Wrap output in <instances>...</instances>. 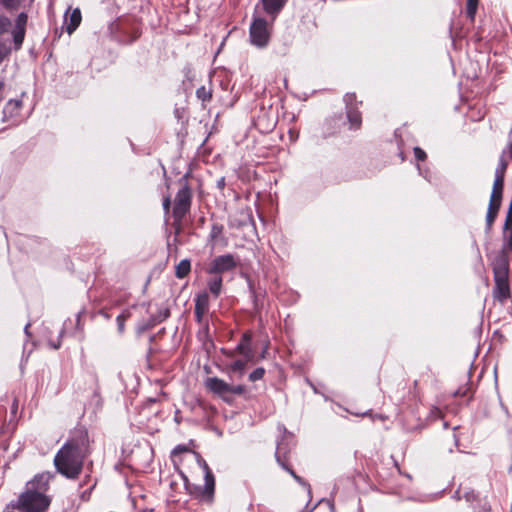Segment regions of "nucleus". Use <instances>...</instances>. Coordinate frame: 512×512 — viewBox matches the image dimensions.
<instances>
[{
    "instance_id": "c03bdc74",
    "label": "nucleus",
    "mask_w": 512,
    "mask_h": 512,
    "mask_svg": "<svg viewBox=\"0 0 512 512\" xmlns=\"http://www.w3.org/2000/svg\"><path fill=\"white\" fill-rule=\"evenodd\" d=\"M17 409H18V402H17V400H14L12 407H11L12 413L15 414L17 412Z\"/></svg>"
},
{
    "instance_id": "c85d7f7f",
    "label": "nucleus",
    "mask_w": 512,
    "mask_h": 512,
    "mask_svg": "<svg viewBox=\"0 0 512 512\" xmlns=\"http://www.w3.org/2000/svg\"><path fill=\"white\" fill-rule=\"evenodd\" d=\"M264 374H265V369L262 367H258L249 374V380L251 382L261 380L264 377Z\"/></svg>"
},
{
    "instance_id": "393cba45",
    "label": "nucleus",
    "mask_w": 512,
    "mask_h": 512,
    "mask_svg": "<svg viewBox=\"0 0 512 512\" xmlns=\"http://www.w3.org/2000/svg\"><path fill=\"white\" fill-rule=\"evenodd\" d=\"M196 96L202 102L210 101L212 98L211 90L207 89L205 86H201L196 90Z\"/></svg>"
},
{
    "instance_id": "f8f14e48",
    "label": "nucleus",
    "mask_w": 512,
    "mask_h": 512,
    "mask_svg": "<svg viewBox=\"0 0 512 512\" xmlns=\"http://www.w3.org/2000/svg\"><path fill=\"white\" fill-rule=\"evenodd\" d=\"M251 334L250 333H244L242 336V339L236 346V351L241 354L246 361H253L254 359V352L251 348Z\"/></svg>"
},
{
    "instance_id": "f3484780",
    "label": "nucleus",
    "mask_w": 512,
    "mask_h": 512,
    "mask_svg": "<svg viewBox=\"0 0 512 512\" xmlns=\"http://www.w3.org/2000/svg\"><path fill=\"white\" fill-rule=\"evenodd\" d=\"M286 2L287 0H262L265 12L273 17L280 13Z\"/></svg>"
},
{
    "instance_id": "37998d69",
    "label": "nucleus",
    "mask_w": 512,
    "mask_h": 512,
    "mask_svg": "<svg viewBox=\"0 0 512 512\" xmlns=\"http://www.w3.org/2000/svg\"><path fill=\"white\" fill-rule=\"evenodd\" d=\"M217 186L222 189L224 188L225 186V179L224 178H220L218 181H217Z\"/></svg>"
},
{
    "instance_id": "2f4dec72",
    "label": "nucleus",
    "mask_w": 512,
    "mask_h": 512,
    "mask_svg": "<svg viewBox=\"0 0 512 512\" xmlns=\"http://www.w3.org/2000/svg\"><path fill=\"white\" fill-rule=\"evenodd\" d=\"M1 4L8 9H16L24 0H0Z\"/></svg>"
},
{
    "instance_id": "39448f33",
    "label": "nucleus",
    "mask_w": 512,
    "mask_h": 512,
    "mask_svg": "<svg viewBox=\"0 0 512 512\" xmlns=\"http://www.w3.org/2000/svg\"><path fill=\"white\" fill-rule=\"evenodd\" d=\"M192 191L187 182L183 184L181 189L176 194L173 216L176 220L180 221L189 212L191 207Z\"/></svg>"
},
{
    "instance_id": "20e7f679",
    "label": "nucleus",
    "mask_w": 512,
    "mask_h": 512,
    "mask_svg": "<svg viewBox=\"0 0 512 512\" xmlns=\"http://www.w3.org/2000/svg\"><path fill=\"white\" fill-rule=\"evenodd\" d=\"M271 28L263 18H254L249 29V38L252 45L263 49L268 46L271 37Z\"/></svg>"
},
{
    "instance_id": "603ef678",
    "label": "nucleus",
    "mask_w": 512,
    "mask_h": 512,
    "mask_svg": "<svg viewBox=\"0 0 512 512\" xmlns=\"http://www.w3.org/2000/svg\"><path fill=\"white\" fill-rule=\"evenodd\" d=\"M309 384H310V386L313 388V390H314L315 392H317L316 387H314V385H313L312 383H310V382H309Z\"/></svg>"
},
{
    "instance_id": "e433bc0d",
    "label": "nucleus",
    "mask_w": 512,
    "mask_h": 512,
    "mask_svg": "<svg viewBox=\"0 0 512 512\" xmlns=\"http://www.w3.org/2000/svg\"><path fill=\"white\" fill-rule=\"evenodd\" d=\"M10 53V48L6 44L0 42V63Z\"/></svg>"
},
{
    "instance_id": "f704fd0d",
    "label": "nucleus",
    "mask_w": 512,
    "mask_h": 512,
    "mask_svg": "<svg viewBox=\"0 0 512 512\" xmlns=\"http://www.w3.org/2000/svg\"><path fill=\"white\" fill-rule=\"evenodd\" d=\"M497 217L496 213L488 212L486 214V230L489 231L492 227L493 222L495 221Z\"/></svg>"
},
{
    "instance_id": "b1692460",
    "label": "nucleus",
    "mask_w": 512,
    "mask_h": 512,
    "mask_svg": "<svg viewBox=\"0 0 512 512\" xmlns=\"http://www.w3.org/2000/svg\"><path fill=\"white\" fill-rule=\"evenodd\" d=\"M223 225L222 224H219V223H214L212 226H211V230H210V234H209V239L216 243L218 238L222 235L223 233Z\"/></svg>"
},
{
    "instance_id": "a878e982",
    "label": "nucleus",
    "mask_w": 512,
    "mask_h": 512,
    "mask_svg": "<svg viewBox=\"0 0 512 512\" xmlns=\"http://www.w3.org/2000/svg\"><path fill=\"white\" fill-rule=\"evenodd\" d=\"M507 169V161L503 156L500 157L498 165L495 170V177L504 178Z\"/></svg>"
},
{
    "instance_id": "09e8293b",
    "label": "nucleus",
    "mask_w": 512,
    "mask_h": 512,
    "mask_svg": "<svg viewBox=\"0 0 512 512\" xmlns=\"http://www.w3.org/2000/svg\"><path fill=\"white\" fill-rule=\"evenodd\" d=\"M417 169H418L420 175H422L425 179H428L427 174L422 171L420 165H417Z\"/></svg>"
},
{
    "instance_id": "cd10ccee",
    "label": "nucleus",
    "mask_w": 512,
    "mask_h": 512,
    "mask_svg": "<svg viewBox=\"0 0 512 512\" xmlns=\"http://www.w3.org/2000/svg\"><path fill=\"white\" fill-rule=\"evenodd\" d=\"M170 315V312L168 309H160L158 311V314L153 316L152 318V325L156 324V323H161L162 321H164L165 319H167Z\"/></svg>"
},
{
    "instance_id": "8fccbe9b",
    "label": "nucleus",
    "mask_w": 512,
    "mask_h": 512,
    "mask_svg": "<svg viewBox=\"0 0 512 512\" xmlns=\"http://www.w3.org/2000/svg\"><path fill=\"white\" fill-rule=\"evenodd\" d=\"M105 319H109L110 315L105 310H100L99 312Z\"/></svg>"
},
{
    "instance_id": "49530a36",
    "label": "nucleus",
    "mask_w": 512,
    "mask_h": 512,
    "mask_svg": "<svg viewBox=\"0 0 512 512\" xmlns=\"http://www.w3.org/2000/svg\"><path fill=\"white\" fill-rule=\"evenodd\" d=\"M49 344H50V346H51L53 349H58V348L61 346V342H60V341H57V342H50Z\"/></svg>"
},
{
    "instance_id": "a19ab883",
    "label": "nucleus",
    "mask_w": 512,
    "mask_h": 512,
    "mask_svg": "<svg viewBox=\"0 0 512 512\" xmlns=\"http://www.w3.org/2000/svg\"><path fill=\"white\" fill-rule=\"evenodd\" d=\"M75 321H76V330L81 331V330H82V327H81V312H78V313L76 314V319H75Z\"/></svg>"
},
{
    "instance_id": "0eeeda50",
    "label": "nucleus",
    "mask_w": 512,
    "mask_h": 512,
    "mask_svg": "<svg viewBox=\"0 0 512 512\" xmlns=\"http://www.w3.org/2000/svg\"><path fill=\"white\" fill-rule=\"evenodd\" d=\"M236 266L237 262L232 254L220 255L211 261L207 268V273L211 275H219L221 273L232 271Z\"/></svg>"
},
{
    "instance_id": "6e6552de",
    "label": "nucleus",
    "mask_w": 512,
    "mask_h": 512,
    "mask_svg": "<svg viewBox=\"0 0 512 512\" xmlns=\"http://www.w3.org/2000/svg\"><path fill=\"white\" fill-rule=\"evenodd\" d=\"M209 309V296L206 292L198 294L195 298V308L194 315L196 321L203 325V330L200 331V334H207L208 332V324L204 322V315L207 313Z\"/></svg>"
},
{
    "instance_id": "ddd939ff",
    "label": "nucleus",
    "mask_w": 512,
    "mask_h": 512,
    "mask_svg": "<svg viewBox=\"0 0 512 512\" xmlns=\"http://www.w3.org/2000/svg\"><path fill=\"white\" fill-rule=\"evenodd\" d=\"M82 20L81 11L79 8H75L68 16V12L65 13V29L68 34H72L80 25Z\"/></svg>"
},
{
    "instance_id": "4c0bfd02",
    "label": "nucleus",
    "mask_w": 512,
    "mask_h": 512,
    "mask_svg": "<svg viewBox=\"0 0 512 512\" xmlns=\"http://www.w3.org/2000/svg\"><path fill=\"white\" fill-rule=\"evenodd\" d=\"M187 451H188V448L185 445H178L173 449L172 454L176 455V454H179L182 452H187Z\"/></svg>"
},
{
    "instance_id": "f257e3e1",
    "label": "nucleus",
    "mask_w": 512,
    "mask_h": 512,
    "mask_svg": "<svg viewBox=\"0 0 512 512\" xmlns=\"http://www.w3.org/2000/svg\"><path fill=\"white\" fill-rule=\"evenodd\" d=\"M91 453L88 432L84 428L72 431L54 457L56 470L68 479H76L83 469L85 458Z\"/></svg>"
},
{
    "instance_id": "4be33fe9",
    "label": "nucleus",
    "mask_w": 512,
    "mask_h": 512,
    "mask_svg": "<svg viewBox=\"0 0 512 512\" xmlns=\"http://www.w3.org/2000/svg\"><path fill=\"white\" fill-rule=\"evenodd\" d=\"M504 187V178L495 177L493 189L491 193V198H501L502 199V191Z\"/></svg>"
},
{
    "instance_id": "de8ad7c7",
    "label": "nucleus",
    "mask_w": 512,
    "mask_h": 512,
    "mask_svg": "<svg viewBox=\"0 0 512 512\" xmlns=\"http://www.w3.org/2000/svg\"><path fill=\"white\" fill-rule=\"evenodd\" d=\"M508 248L510 250H512V228H511L509 239H508Z\"/></svg>"
},
{
    "instance_id": "2eb2a0df",
    "label": "nucleus",
    "mask_w": 512,
    "mask_h": 512,
    "mask_svg": "<svg viewBox=\"0 0 512 512\" xmlns=\"http://www.w3.org/2000/svg\"><path fill=\"white\" fill-rule=\"evenodd\" d=\"M287 452H288V446L285 443V439L283 438L281 441H279L277 443V448H276V452H275L276 461L278 462L279 465H281L282 468L287 470L292 475V477L295 479L298 475L292 469L287 467L282 460V456H285V454Z\"/></svg>"
},
{
    "instance_id": "f03ea898",
    "label": "nucleus",
    "mask_w": 512,
    "mask_h": 512,
    "mask_svg": "<svg viewBox=\"0 0 512 512\" xmlns=\"http://www.w3.org/2000/svg\"><path fill=\"white\" fill-rule=\"evenodd\" d=\"M53 478L48 472L36 475L27 482L26 489L15 502L7 505L4 512H46L51 504V497L47 494L49 483Z\"/></svg>"
},
{
    "instance_id": "7c9ffc66",
    "label": "nucleus",
    "mask_w": 512,
    "mask_h": 512,
    "mask_svg": "<svg viewBox=\"0 0 512 512\" xmlns=\"http://www.w3.org/2000/svg\"><path fill=\"white\" fill-rule=\"evenodd\" d=\"M501 205V198H491L488 206V212H493L498 214L499 208Z\"/></svg>"
},
{
    "instance_id": "4468645a",
    "label": "nucleus",
    "mask_w": 512,
    "mask_h": 512,
    "mask_svg": "<svg viewBox=\"0 0 512 512\" xmlns=\"http://www.w3.org/2000/svg\"><path fill=\"white\" fill-rule=\"evenodd\" d=\"M207 387L215 394L225 397L229 394L230 384L217 377H212L207 380Z\"/></svg>"
},
{
    "instance_id": "dca6fc26",
    "label": "nucleus",
    "mask_w": 512,
    "mask_h": 512,
    "mask_svg": "<svg viewBox=\"0 0 512 512\" xmlns=\"http://www.w3.org/2000/svg\"><path fill=\"white\" fill-rule=\"evenodd\" d=\"M287 452H288V446L285 443V439L283 438L281 441H279L277 443V448H276V452H275L276 461L278 462L279 465H281L282 468L287 470L292 475V477L295 479L298 475L292 469L287 467L282 460V456H285V454Z\"/></svg>"
},
{
    "instance_id": "72a5a7b5",
    "label": "nucleus",
    "mask_w": 512,
    "mask_h": 512,
    "mask_svg": "<svg viewBox=\"0 0 512 512\" xmlns=\"http://www.w3.org/2000/svg\"><path fill=\"white\" fill-rule=\"evenodd\" d=\"M355 100H356V95L354 93H347L344 96V102L346 103V110H348V108H350V107H354L353 103L355 102Z\"/></svg>"
},
{
    "instance_id": "c756f323",
    "label": "nucleus",
    "mask_w": 512,
    "mask_h": 512,
    "mask_svg": "<svg viewBox=\"0 0 512 512\" xmlns=\"http://www.w3.org/2000/svg\"><path fill=\"white\" fill-rule=\"evenodd\" d=\"M11 27V21L8 17L0 15V35L6 33Z\"/></svg>"
},
{
    "instance_id": "ea45409f",
    "label": "nucleus",
    "mask_w": 512,
    "mask_h": 512,
    "mask_svg": "<svg viewBox=\"0 0 512 512\" xmlns=\"http://www.w3.org/2000/svg\"><path fill=\"white\" fill-rule=\"evenodd\" d=\"M295 480H296L300 485H302L303 487L307 488V490H308V493H309V494L311 493L310 485H309L306 481H304L300 476H297V477L295 478Z\"/></svg>"
},
{
    "instance_id": "7ed1b4c3",
    "label": "nucleus",
    "mask_w": 512,
    "mask_h": 512,
    "mask_svg": "<svg viewBox=\"0 0 512 512\" xmlns=\"http://www.w3.org/2000/svg\"><path fill=\"white\" fill-rule=\"evenodd\" d=\"M494 276L493 297L495 300L504 304L511 296L509 284V260L506 254H498L492 262Z\"/></svg>"
},
{
    "instance_id": "3c124183",
    "label": "nucleus",
    "mask_w": 512,
    "mask_h": 512,
    "mask_svg": "<svg viewBox=\"0 0 512 512\" xmlns=\"http://www.w3.org/2000/svg\"><path fill=\"white\" fill-rule=\"evenodd\" d=\"M29 326H30V324H27V325L25 326V328H24L25 333H26L27 335H28V329H29Z\"/></svg>"
},
{
    "instance_id": "1a4fd4ad",
    "label": "nucleus",
    "mask_w": 512,
    "mask_h": 512,
    "mask_svg": "<svg viewBox=\"0 0 512 512\" xmlns=\"http://www.w3.org/2000/svg\"><path fill=\"white\" fill-rule=\"evenodd\" d=\"M23 102L21 99H10L3 108L2 122H13L17 124L20 121Z\"/></svg>"
},
{
    "instance_id": "6ab92c4d",
    "label": "nucleus",
    "mask_w": 512,
    "mask_h": 512,
    "mask_svg": "<svg viewBox=\"0 0 512 512\" xmlns=\"http://www.w3.org/2000/svg\"><path fill=\"white\" fill-rule=\"evenodd\" d=\"M347 118L351 129H358L361 126V113L356 107H350L347 110Z\"/></svg>"
},
{
    "instance_id": "a18cd8bd",
    "label": "nucleus",
    "mask_w": 512,
    "mask_h": 512,
    "mask_svg": "<svg viewBox=\"0 0 512 512\" xmlns=\"http://www.w3.org/2000/svg\"><path fill=\"white\" fill-rule=\"evenodd\" d=\"M69 322H71V321L69 320ZM67 329H68V321H66V322L64 323L63 329L60 331V337H62V335H63L64 333H66Z\"/></svg>"
},
{
    "instance_id": "c9c22d12",
    "label": "nucleus",
    "mask_w": 512,
    "mask_h": 512,
    "mask_svg": "<svg viewBox=\"0 0 512 512\" xmlns=\"http://www.w3.org/2000/svg\"><path fill=\"white\" fill-rule=\"evenodd\" d=\"M414 156L417 161H425L427 158L425 151L422 150L420 147L414 148Z\"/></svg>"
},
{
    "instance_id": "bb28decb",
    "label": "nucleus",
    "mask_w": 512,
    "mask_h": 512,
    "mask_svg": "<svg viewBox=\"0 0 512 512\" xmlns=\"http://www.w3.org/2000/svg\"><path fill=\"white\" fill-rule=\"evenodd\" d=\"M128 317H129L128 312H123L117 316L116 323H117V329H118L119 334H122L124 332L125 321L127 320Z\"/></svg>"
},
{
    "instance_id": "9b49d317",
    "label": "nucleus",
    "mask_w": 512,
    "mask_h": 512,
    "mask_svg": "<svg viewBox=\"0 0 512 512\" xmlns=\"http://www.w3.org/2000/svg\"><path fill=\"white\" fill-rule=\"evenodd\" d=\"M464 499L471 504L474 512H487L490 509L486 499H481L474 490H465Z\"/></svg>"
},
{
    "instance_id": "412c9836",
    "label": "nucleus",
    "mask_w": 512,
    "mask_h": 512,
    "mask_svg": "<svg viewBox=\"0 0 512 512\" xmlns=\"http://www.w3.org/2000/svg\"><path fill=\"white\" fill-rule=\"evenodd\" d=\"M208 288L213 296L217 298L220 295L222 289V277L219 275L212 277L208 281Z\"/></svg>"
},
{
    "instance_id": "423d86ee",
    "label": "nucleus",
    "mask_w": 512,
    "mask_h": 512,
    "mask_svg": "<svg viewBox=\"0 0 512 512\" xmlns=\"http://www.w3.org/2000/svg\"><path fill=\"white\" fill-rule=\"evenodd\" d=\"M204 470V485L199 487L197 497L206 503H212L215 492V478L204 460L199 461Z\"/></svg>"
},
{
    "instance_id": "aec40b11",
    "label": "nucleus",
    "mask_w": 512,
    "mask_h": 512,
    "mask_svg": "<svg viewBox=\"0 0 512 512\" xmlns=\"http://www.w3.org/2000/svg\"><path fill=\"white\" fill-rule=\"evenodd\" d=\"M190 270H191V262H190V260L189 259H183V260H181L176 265L175 276L178 279H183L184 277H186L190 273Z\"/></svg>"
},
{
    "instance_id": "5701e85b",
    "label": "nucleus",
    "mask_w": 512,
    "mask_h": 512,
    "mask_svg": "<svg viewBox=\"0 0 512 512\" xmlns=\"http://www.w3.org/2000/svg\"><path fill=\"white\" fill-rule=\"evenodd\" d=\"M479 0H467L466 2V14L467 17L473 21L477 12Z\"/></svg>"
},
{
    "instance_id": "79ce46f5",
    "label": "nucleus",
    "mask_w": 512,
    "mask_h": 512,
    "mask_svg": "<svg viewBox=\"0 0 512 512\" xmlns=\"http://www.w3.org/2000/svg\"><path fill=\"white\" fill-rule=\"evenodd\" d=\"M453 498H454L455 500H460V499L464 498V493L462 494V493H461V490H460V489H458V490H456V491L454 492V494H453Z\"/></svg>"
},
{
    "instance_id": "864d4df0",
    "label": "nucleus",
    "mask_w": 512,
    "mask_h": 512,
    "mask_svg": "<svg viewBox=\"0 0 512 512\" xmlns=\"http://www.w3.org/2000/svg\"><path fill=\"white\" fill-rule=\"evenodd\" d=\"M301 512H310V511H301Z\"/></svg>"
},
{
    "instance_id": "58836bf2",
    "label": "nucleus",
    "mask_w": 512,
    "mask_h": 512,
    "mask_svg": "<svg viewBox=\"0 0 512 512\" xmlns=\"http://www.w3.org/2000/svg\"><path fill=\"white\" fill-rule=\"evenodd\" d=\"M170 206H171V200H170V197L167 196L163 199V209L166 213L169 212L170 210Z\"/></svg>"
},
{
    "instance_id": "473e14b6",
    "label": "nucleus",
    "mask_w": 512,
    "mask_h": 512,
    "mask_svg": "<svg viewBox=\"0 0 512 512\" xmlns=\"http://www.w3.org/2000/svg\"><path fill=\"white\" fill-rule=\"evenodd\" d=\"M246 391V387L244 385H231L230 384V389H229V394H234V395H242L244 394Z\"/></svg>"
},
{
    "instance_id": "9d476101",
    "label": "nucleus",
    "mask_w": 512,
    "mask_h": 512,
    "mask_svg": "<svg viewBox=\"0 0 512 512\" xmlns=\"http://www.w3.org/2000/svg\"><path fill=\"white\" fill-rule=\"evenodd\" d=\"M28 15L25 12L18 14L15 20V27L12 30V37L16 49H20L24 41Z\"/></svg>"
},
{
    "instance_id": "a211bd4d",
    "label": "nucleus",
    "mask_w": 512,
    "mask_h": 512,
    "mask_svg": "<svg viewBox=\"0 0 512 512\" xmlns=\"http://www.w3.org/2000/svg\"><path fill=\"white\" fill-rule=\"evenodd\" d=\"M249 361H246V359L244 358L243 360H236L234 362H232L228 367V373L230 375L231 378H241L244 373H245V367H246V364L248 363Z\"/></svg>"
}]
</instances>
